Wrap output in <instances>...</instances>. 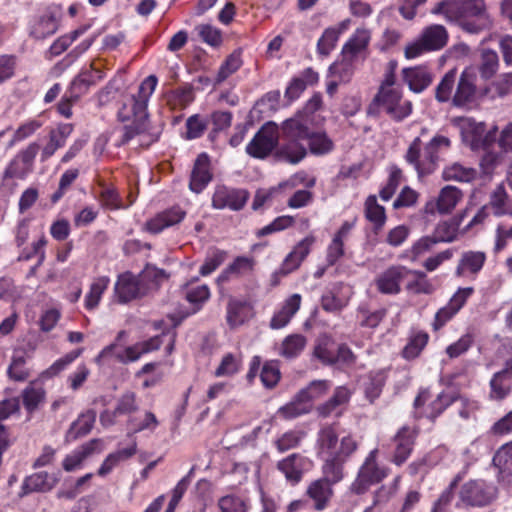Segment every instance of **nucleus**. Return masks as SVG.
<instances>
[{"instance_id": "19", "label": "nucleus", "mask_w": 512, "mask_h": 512, "mask_svg": "<svg viewBox=\"0 0 512 512\" xmlns=\"http://www.w3.org/2000/svg\"><path fill=\"white\" fill-rule=\"evenodd\" d=\"M253 316L251 303L244 299L231 297L226 308V322L231 329H235Z\"/></svg>"}, {"instance_id": "41", "label": "nucleus", "mask_w": 512, "mask_h": 512, "mask_svg": "<svg viewBox=\"0 0 512 512\" xmlns=\"http://www.w3.org/2000/svg\"><path fill=\"white\" fill-rule=\"evenodd\" d=\"M136 453V444L132 446L120 449L114 453H110L98 470L100 476H105L110 473L115 466L121 461L127 460Z\"/></svg>"}, {"instance_id": "8", "label": "nucleus", "mask_w": 512, "mask_h": 512, "mask_svg": "<svg viewBox=\"0 0 512 512\" xmlns=\"http://www.w3.org/2000/svg\"><path fill=\"white\" fill-rule=\"evenodd\" d=\"M497 489L484 480H470L459 491L457 506L482 507L490 504L496 497Z\"/></svg>"}, {"instance_id": "22", "label": "nucleus", "mask_w": 512, "mask_h": 512, "mask_svg": "<svg viewBox=\"0 0 512 512\" xmlns=\"http://www.w3.org/2000/svg\"><path fill=\"white\" fill-rule=\"evenodd\" d=\"M162 344L160 337L155 336L149 340L125 347L116 353V360L121 363L137 361L142 355L158 350Z\"/></svg>"}, {"instance_id": "6", "label": "nucleus", "mask_w": 512, "mask_h": 512, "mask_svg": "<svg viewBox=\"0 0 512 512\" xmlns=\"http://www.w3.org/2000/svg\"><path fill=\"white\" fill-rule=\"evenodd\" d=\"M378 449H373L360 465L350 491L356 495H363L370 487L380 483L388 476V468L377 462Z\"/></svg>"}, {"instance_id": "30", "label": "nucleus", "mask_w": 512, "mask_h": 512, "mask_svg": "<svg viewBox=\"0 0 512 512\" xmlns=\"http://www.w3.org/2000/svg\"><path fill=\"white\" fill-rule=\"evenodd\" d=\"M403 78L411 91L421 93L432 82V75L426 67L406 68L403 70Z\"/></svg>"}, {"instance_id": "26", "label": "nucleus", "mask_w": 512, "mask_h": 512, "mask_svg": "<svg viewBox=\"0 0 512 512\" xmlns=\"http://www.w3.org/2000/svg\"><path fill=\"white\" fill-rule=\"evenodd\" d=\"M319 81V74L312 68H306L298 76L291 79L285 90V97L294 101L300 97L308 86H313Z\"/></svg>"}, {"instance_id": "14", "label": "nucleus", "mask_w": 512, "mask_h": 512, "mask_svg": "<svg viewBox=\"0 0 512 512\" xmlns=\"http://www.w3.org/2000/svg\"><path fill=\"white\" fill-rule=\"evenodd\" d=\"M486 262V254L482 251H465L461 254L455 268V276L476 279Z\"/></svg>"}, {"instance_id": "20", "label": "nucleus", "mask_w": 512, "mask_h": 512, "mask_svg": "<svg viewBox=\"0 0 512 512\" xmlns=\"http://www.w3.org/2000/svg\"><path fill=\"white\" fill-rule=\"evenodd\" d=\"M417 432L414 428L403 426L395 435V451L393 455V463L402 465L410 456Z\"/></svg>"}, {"instance_id": "54", "label": "nucleus", "mask_w": 512, "mask_h": 512, "mask_svg": "<svg viewBox=\"0 0 512 512\" xmlns=\"http://www.w3.org/2000/svg\"><path fill=\"white\" fill-rule=\"evenodd\" d=\"M306 345V339L300 334H293L284 339L281 347V355L286 358L298 356Z\"/></svg>"}, {"instance_id": "2", "label": "nucleus", "mask_w": 512, "mask_h": 512, "mask_svg": "<svg viewBox=\"0 0 512 512\" xmlns=\"http://www.w3.org/2000/svg\"><path fill=\"white\" fill-rule=\"evenodd\" d=\"M358 449V442L352 434L340 437L332 425L323 426L317 435V453L323 460V475L334 482L342 480L344 464Z\"/></svg>"}, {"instance_id": "32", "label": "nucleus", "mask_w": 512, "mask_h": 512, "mask_svg": "<svg viewBox=\"0 0 512 512\" xmlns=\"http://www.w3.org/2000/svg\"><path fill=\"white\" fill-rule=\"evenodd\" d=\"M301 300V295L298 293H295L286 299L282 308L271 319L270 326L273 329H280L286 326L299 310Z\"/></svg>"}, {"instance_id": "33", "label": "nucleus", "mask_w": 512, "mask_h": 512, "mask_svg": "<svg viewBox=\"0 0 512 512\" xmlns=\"http://www.w3.org/2000/svg\"><path fill=\"white\" fill-rule=\"evenodd\" d=\"M351 393L344 386L337 387L333 396L324 404L318 406L317 411L320 416L328 417L335 413L339 416L342 412L341 407L349 402Z\"/></svg>"}, {"instance_id": "59", "label": "nucleus", "mask_w": 512, "mask_h": 512, "mask_svg": "<svg viewBox=\"0 0 512 512\" xmlns=\"http://www.w3.org/2000/svg\"><path fill=\"white\" fill-rule=\"evenodd\" d=\"M338 39L336 31L330 27L326 28L317 42V53L322 57H327L336 47Z\"/></svg>"}, {"instance_id": "21", "label": "nucleus", "mask_w": 512, "mask_h": 512, "mask_svg": "<svg viewBox=\"0 0 512 512\" xmlns=\"http://www.w3.org/2000/svg\"><path fill=\"white\" fill-rule=\"evenodd\" d=\"M335 483L336 482L332 481L330 477L324 475L323 478L311 482L308 486L306 494L314 501L316 510L322 511L327 507L333 495L331 486Z\"/></svg>"}, {"instance_id": "44", "label": "nucleus", "mask_w": 512, "mask_h": 512, "mask_svg": "<svg viewBox=\"0 0 512 512\" xmlns=\"http://www.w3.org/2000/svg\"><path fill=\"white\" fill-rule=\"evenodd\" d=\"M27 355L24 351H15L8 367V375L15 381H25L30 373L26 368Z\"/></svg>"}, {"instance_id": "29", "label": "nucleus", "mask_w": 512, "mask_h": 512, "mask_svg": "<svg viewBox=\"0 0 512 512\" xmlns=\"http://www.w3.org/2000/svg\"><path fill=\"white\" fill-rule=\"evenodd\" d=\"M283 143L276 152V156L290 164H297L307 154V150L302 140L282 139Z\"/></svg>"}, {"instance_id": "61", "label": "nucleus", "mask_w": 512, "mask_h": 512, "mask_svg": "<svg viewBox=\"0 0 512 512\" xmlns=\"http://www.w3.org/2000/svg\"><path fill=\"white\" fill-rule=\"evenodd\" d=\"M458 232V224L453 221H444L439 223L433 233L438 243L452 242L456 239Z\"/></svg>"}, {"instance_id": "7", "label": "nucleus", "mask_w": 512, "mask_h": 512, "mask_svg": "<svg viewBox=\"0 0 512 512\" xmlns=\"http://www.w3.org/2000/svg\"><path fill=\"white\" fill-rule=\"evenodd\" d=\"M448 40V33L442 25L426 27L414 42L409 43L404 51L405 57L414 59L420 55L442 49Z\"/></svg>"}, {"instance_id": "34", "label": "nucleus", "mask_w": 512, "mask_h": 512, "mask_svg": "<svg viewBox=\"0 0 512 512\" xmlns=\"http://www.w3.org/2000/svg\"><path fill=\"white\" fill-rule=\"evenodd\" d=\"M489 398L500 401L505 399L512 389V377L500 370L492 376L490 383Z\"/></svg>"}, {"instance_id": "63", "label": "nucleus", "mask_w": 512, "mask_h": 512, "mask_svg": "<svg viewBox=\"0 0 512 512\" xmlns=\"http://www.w3.org/2000/svg\"><path fill=\"white\" fill-rule=\"evenodd\" d=\"M330 388V384L326 380H315L310 383V385L299 392H304V399L312 406L314 400L323 396L328 389Z\"/></svg>"}, {"instance_id": "53", "label": "nucleus", "mask_w": 512, "mask_h": 512, "mask_svg": "<svg viewBox=\"0 0 512 512\" xmlns=\"http://www.w3.org/2000/svg\"><path fill=\"white\" fill-rule=\"evenodd\" d=\"M299 456L292 454L278 463V469L285 475L286 479L297 483L301 479V465L298 463Z\"/></svg>"}, {"instance_id": "43", "label": "nucleus", "mask_w": 512, "mask_h": 512, "mask_svg": "<svg viewBox=\"0 0 512 512\" xmlns=\"http://www.w3.org/2000/svg\"><path fill=\"white\" fill-rule=\"evenodd\" d=\"M96 441H92L73 451L67 455L63 460V469L67 472H72L78 469L83 461L92 454Z\"/></svg>"}, {"instance_id": "4", "label": "nucleus", "mask_w": 512, "mask_h": 512, "mask_svg": "<svg viewBox=\"0 0 512 512\" xmlns=\"http://www.w3.org/2000/svg\"><path fill=\"white\" fill-rule=\"evenodd\" d=\"M422 142L416 137L405 154L406 162L413 167L419 177L433 173L439 160L438 153L450 147V140L442 135L434 136L421 153Z\"/></svg>"}, {"instance_id": "28", "label": "nucleus", "mask_w": 512, "mask_h": 512, "mask_svg": "<svg viewBox=\"0 0 512 512\" xmlns=\"http://www.w3.org/2000/svg\"><path fill=\"white\" fill-rule=\"evenodd\" d=\"M185 214V211L179 207H173L163 211L147 222V230L154 234L160 233L165 228L180 223L185 217Z\"/></svg>"}, {"instance_id": "36", "label": "nucleus", "mask_w": 512, "mask_h": 512, "mask_svg": "<svg viewBox=\"0 0 512 512\" xmlns=\"http://www.w3.org/2000/svg\"><path fill=\"white\" fill-rule=\"evenodd\" d=\"M304 395V392H298L289 403L278 409V414L284 419H294L309 413L311 405L303 398Z\"/></svg>"}, {"instance_id": "24", "label": "nucleus", "mask_w": 512, "mask_h": 512, "mask_svg": "<svg viewBox=\"0 0 512 512\" xmlns=\"http://www.w3.org/2000/svg\"><path fill=\"white\" fill-rule=\"evenodd\" d=\"M58 480L57 475L49 474L45 471L34 473L23 481L20 496L32 492L50 491L57 484Z\"/></svg>"}, {"instance_id": "50", "label": "nucleus", "mask_w": 512, "mask_h": 512, "mask_svg": "<svg viewBox=\"0 0 512 512\" xmlns=\"http://www.w3.org/2000/svg\"><path fill=\"white\" fill-rule=\"evenodd\" d=\"M457 79V71L455 69L449 70L441 79L436 87L435 98L438 102H447L452 100V92Z\"/></svg>"}, {"instance_id": "47", "label": "nucleus", "mask_w": 512, "mask_h": 512, "mask_svg": "<svg viewBox=\"0 0 512 512\" xmlns=\"http://www.w3.org/2000/svg\"><path fill=\"white\" fill-rule=\"evenodd\" d=\"M109 283L110 279L107 276L98 277L93 281L85 297V307L87 309L92 310L98 306L102 294L108 288Z\"/></svg>"}, {"instance_id": "12", "label": "nucleus", "mask_w": 512, "mask_h": 512, "mask_svg": "<svg viewBox=\"0 0 512 512\" xmlns=\"http://www.w3.org/2000/svg\"><path fill=\"white\" fill-rule=\"evenodd\" d=\"M143 285L137 275L124 272L118 276L115 283V295L120 303H127L146 294Z\"/></svg>"}, {"instance_id": "3", "label": "nucleus", "mask_w": 512, "mask_h": 512, "mask_svg": "<svg viewBox=\"0 0 512 512\" xmlns=\"http://www.w3.org/2000/svg\"><path fill=\"white\" fill-rule=\"evenodd\" d=\"M432 13L443 15L449 22H457L464 31L471 34L488 29L492 23L484 0L439 2Z\"/></svg>"}, {"instance_id": "37", "label": "nucleus", "mask_w": 512, "mask_h": 512, "mask_svg": "<svg viewBox=\"0 0 512 512\" xmlns=\"http://www.w3.org/2000/svg\"><path fill=\"white\" fill-rule=\"evenodd\" d=\"M442 176L446 181L470 182L476 178L477 171L472 167L455 162L444 168Z\"/></svg>"}, {"instance_id": "45", "label": "nucleus", "mask_w": 512, "mask_h": 512, "mask_svg": "<svg viewBox=\"0 0 512 512\" xmlns=\"http://www.w3.org/2000/svg\"><path fill=\"white\" fill-rule=\"evenodd\" d=\"M310 152L314 155H325L334 149L333 141L324 132H312L308 138Z\"/></svg>"}, {"instance_id": "46", "label": "nucleus", "mask_w": 512, "mask_h": 512, "mask_svg": "<svg viewBox=\"0 0 512 512\" xmlns=\"http://www.w3.org/2000/svg\"><path fill=\"white\" fill-rule=\"evenodd\" d=\"M365 214L367 219L374 224L376 230L384 226L386 222L385 209L377 203L376 196L371 195L366 199Z\"/></svg>"}, {"instance_id": "39", "label": "nucleus", "mask_w": 512, "mask_h": 512, "mask_svg": "<svg viewBox=\"0 0 512 512\" xmlns=\"http://www.w3.org/2000/svg\"><path fill=\"white\" fill-rule=\"evenodd\" d=\"M242 368V356L241 354L226 353L218 367L216 368L214 375L216 377H232L239 373Z\"/></svg>"}, {"instance_id": "11", "label": "nucleus", "mask_w": 512, "mask_h": 512, "mask_svg": "<svg viewBox=\"0 0 512 512\" xmlns=\"http://www.w3.org/2000/svg\"><path fill=\"white\" fill-rule=\"evenodd\" d=\"M248 198L249 193L244 189L217 186L212 197V206L215 209L238 211L245 206Z\"/></svg>"}, {"instance_id": "10", "label": "nucleus", "mask_w": 512, "mask_h": 512, "mask_svg": "<svg viewBox=\"0 0 512 512\" xmlns=\"http://www.w3.org/2000/svg\"><path fill=\"white\" fill-rule=\"evenodd\" d=\"M314 242L313 236H307L294 246L293 250L284 258L279 269L273 273L272 285L276 286L281 277L287 276L300 267L302 261L310 253Z\"/></svg>"}, {"instance_id": "60", "label": "nucleus", "mask_w": 512, "mask_h": 512, "mask_svg": "<svg viewBox=\"0 0 512 512\" xmlns=\"http://www.w3.org/2000/svg\"><path fill=\"white\" fill-rule=\"evenodd\" d=\"M408 274L415 276V280L407 284V289L416 294H431L434 287L431 282L426 278V274L422 271L410 270Z\"/></svg>"}, {"instance_id": "31", "label": "nucleus", "mask_w": 512, "mask_h": 512, "mask_svg": "<svg viewBox=\"0 0 512 512\" xmlns=\"http://www.w3.org/2000/svg\"><path fill=\"white\" fill-rule=\"evenodd\" d=\"M453 121L460 129L464 142L470 146H474L479 142L485 130L482 122H476L470 117H458Z\"/></svg>"}, {"instance_id": "51", "label": "nucleus", "mask_w": 512, "mask_h": 512, "mask_svg": "<svg viewBox=\"0 0 512 512\" xmlns=\"http://www.w3.org/2000/svg\"><path fill=\"white\" fill-rule=\"evenodd\" d=\"M314 355L324 364H333L336 362L333 341L329 336L324 335L318 339L314 349Z\"/></svg>"}, {"instance_id": "1", "label": "nucleus", "mask_w": 512, "mask_h": 512, "mask_svg": "<svg viewBox=\"0 0 512 512\" xmlns=\"http://www.w3.org/2000/svg\"><path fill=\"white\" fill-rule=\"evenodd\" d=\"M157 77L150 75L145 78L138 89L136 95L129 96L122 104L118 111V118L121 121H132L130 125H126L122 131L120 145H124L130 140L138 137L139 145L148 147L158 139L157 133L149 131L147 121V105L148 101L157 86Z\"/></svg>"}, {"instance_id": "49", "label": "nucleus", "mask_w": 512, "mask_h": 512, "mask_svg": "<svg viewBox=\"0 0 512 512\" xmlns=\"http://www.w3.org/2000/svg\"><path fill=\"white\" fill-rule=\"evenodd\" d=\"M95 422V414L93 412H87L78 417L76 421H74L67 433V437L70 439H77L79 437L85 436L88 434Z\"/></svg>"}, {"instance_id": "25", "label": "nucleus", "mask_w": 512, "mask_h": 512, "mask_svg": "<svg viewBox=\"0 0 512 512\" xmlns=\"http://www.w3.org/2000/svg\"><path fill=\"white\" fill-rule=\"evenodd\" d=\"M58 29V12L49 8L37 17L30 28V34L36 39H44L53 35Z\"/></svg>"}, {"instance_id": "48", "label": "nucleus", "mask_w": 512, "mask_h": 512, "mask_svg": "<svg viewBox=\"0 0 512 512\" xmlns=\"http://www.w3.org/2000/svg\"><path fill=\"white\" fill-rule=\"evenodd\" d=\"M499 68L498 54L490 49H483L481 52V61L479 65V72L482 78H492Z\"/></svg>"}, {"instance_id": "38", "label": "nucleus", "mask_w": 512, "mask_h": 512, "mask_svg": "<svg viewBox=\"0 0 512 512\" xmlns=\"http://www.w3.org/2000/svg\"><path fill=\"white\" fill-rule=\"evenodd\" d=\"M355 61V58L341 54V59L330 65V75L339 82H348L354 73Z\"/></svg>"}, {"instance_id": "15", "label": "nucleus", "mask_w": 512, "mask_h": 512, "mask_svg": "<svg viewBox=\"0 0 512 512\" xmlns=\"http://www.w3.org/2000/svg\"><path fill=\"white\" fill-rule=\"evenodd\" d=\"M476 75L470 69H465L457 83L455 93L452 97V103L456 107H464L471 104L476 99Z\"/></svg>"}, {"instance_id": "13", "label": "nucleus", "mask_w": 512, "mask_h": 512, "mask_svg": "<svg viewBox=\"0 0 512 512\" xmlns=\"http://www.w3.org/2000/svg\"><path fill=\"white\" fill-rule=\"evenodd\" d=\"M462 196L460 189L447 185L441 189L437 199H432L425 204L424 212L431 215L436 212L440 214L450 213L462 199Z\"/></svg>"}, {"instance_id": "16", "label": "nucleus", "mask_w": 512, "mask_h": 512, "mask_svg": "<svg viewBox=\"0 0 512 512\" xmlns=\"http://www.w3.org/2000/svg\"><path fill=\"white\" fill-rule=\"evenodd\" d=\"M410 270L405 266H391L379 274L375 279L377 290L382 294H398L400 283L407 276Z\"/></svg>"}, {"instance_id": "5", "label": "nucleus", "mask_w": 512, "mask_h": 512, "mask_svg": "<svg viewBox=\"0 0 512 512\" xmlns=\"http://www.w3.org/2000/svg\"><path fill=\"white\" fill-rule=\"evenodd\" d=\"M412 103L403 99L401 91H378L368 107L369 115L386 114L390 119L401 122L412 113Z\"/></svg>"}, {"instance_id": "62", "label": "nucleus", "mask_w": 512, "mask_h": 512, "mask_svg": "<svg viewBox=\"0 0 512 512\" xmlns=\"http://www.w3.org/2000/svg\"><path fill=\"white\" fill-rule=\"evenodd\" d=\"M260 379L264 387L271 389L280 380V370L276 362H266L260 373Z\"/></svg>"}, {"instance_id": "9", "label": "nucleus", "mask_w": 512, "mask_h": 512, "mask_svg": "<svg viewBox=\"0 0 512 512\" xmlns=\"http://www.w3.org/2000/svg\"><path fill=\"white\" fill-rule=\"evenodd\" d=\"M279 138V126L269 121L254 135L246 147V152L254 158L263 159L277 147Z\"/></svg>"}, {"instance_id": "40", "label": "nucleus", "mask_w": 512, "mask_h": 512, "mask_svg": "<svg viewBox=\"0 0 512 512\" xmlns=\"http://www.w3.org/2000/svg\"><path fill=\"white\" fill-rule=\"evenodd\" d=\"M399 483L400 476H397L391 483L380 486L373 494L372 505L367 507L364 512H373L374 507L388 503L397 493Z\"/></svg>"}, {"instance_id": "57", "label": "nucleus", "mask_w": 512, "mask_h": 512, "mask_svg": "<svg viewBox=\"0 0 512 512\" xmlns=\"http://www.w3.org/2000/svg\"><path fill=\"white\" fill-rule=\"evenodd\" d=\"M428 339L427 333L419 332L415 334L404 347L402 352L403 357L408 360L418 357L423 348L427 345Z\"/></svg>"}, {"instance_id": "58", "label": "nucleus", "mask_w": 512, "mask_h": 512, "mask_svg": "<svg viewBox=\"0 0 512 512\" xmlns=\"http://www.w3.org/2000/svg\"><path fill=\"white\" fill-rule=\"evenodd\" d=\"M47 243V240L44 235H42L37 241H34L31 247H25L18 255L19 261H28L32 259L34 256L38 257L37 266H40L45 259V251L44 247Z\"/></svg>"}, {"instance_id": "23", "label": "nucleus", "mask_w": 512, "mask_h": 512, "mask_svg": "<svg viewBox=\"0 0 512 512\" xmlns=\"http://www.w3.org/2000/svg\"><path fill=\"white\" fill-rule=\"evenodd\" d=\"M370 40V30L364 27L357 28L348 41L343 45L341 54L351 56L355 59L359 57L365 58Z\"/></svg>"}, {"instance_id": "52", "label": "nucleus", "mask_w": 512, "mask_h": 512, "mask_svg": "<svg viewBox=\"0 0 512 512\" xmlns=\"http://www.w3.org/2000/svg\"><path fill=\"white\" fill-rule=\"evenodd\" d=\"M489 204L496 216L512 215V210L508 207V194L503 185L497 186L492 192Z\"/></svg>"}, {"instance_id": "42", "label": "nucleus", "mask_w": 512, "mask_h": 512, "mask_svg": "<svg viewBox=\"0 0 512 512\" xmlns=\"http://www.w3.org/2000/svg\"><path fill=\"white\" fill-rule=\"evenodd\" d=\"M255 261L253 258L240 256L237 257L218 277L219 281L228 280L231 274L237 276L247 275L253 271Z\"/></svg>"}, {"instance_id": "18", "label": "nucleus", "mask_w": 512, "mask_h": 512, "mask_svg": "<svg viewBox=\"0 0 512 512\" xmlns=\"http://www.w3.org/2000/svg\"><path fill=\"white\" fill-rule=\"evenodd\" d=\"M352 289L344 283H336L321 298V306L325 311L338 312L347 306Z\"/></svg>"}, {"instance_id": "17", "label": "nucleus", "mask_w": 512, "mask_h": 512, "mask_svg": "<svg viewBox=\"0 0 512 512\" xmlns=\"http://www.w3.org/2000/svg\"><path fill=\"white\" fill-rule=\"evenodd\" d=\"M309 122L310 119L304 113H296L293 117L286 119L279 127L281 139L307 141L311 133Z\"/></svg>"}, {"instance_id": "56", "label": "nucleus", "mask_w": 512, "mask_h": 512, "mask_svg": "<svg viewBox=\"0 0 512 512\" xmlns=\"http://www.w3.org/2000/svg\"><path fill=\"white\" fill-rule=\"evenodd\" d=\"M241 65V54L239 52H233L230 54L218 70L215 78L216 83H222L225 81L230 75L235 73Z\"/></svg>"}, {"instance_id": "27", "label": "nucleus", "mask_w": 512, "mask_h": 512, "mask_svg": "<svg viewBox=\"0 0 512 512\" xmlns=\"http://www.w3.org/2000/svg\"><path fill=\"white\" fill-rule=\"evenodd\" d=\"M212 175L209 170V158L206 154H200L191 172L189 188L195 193H200L211 181Z\"/></svg>"}, {"instance_id": "64", "label": "nucleus", "mask_w": 512, "mask_h": 512, "mask_svg": "<svg viewBox=\"0 0 512 512\" xmlns=\"http://www.w3.org/2000/svg\"><path fill=\"white\" fill-rule=\"evenodd\" d=\"M73 132V125L70 123L59 124L49 132V141L58 149L65 146L67 139Z\"/></svg>"}, {"instance_id": "55", "label": "nucleus", "mask_w": 512, "mask_h": 512, "mask_svg": "<svg viewBox=\"0 0 512 512\" xmlns=\"http://www.w3.org/2000/svg\"><path fill=\"white\" fill-rule=\"evenodd\" d=\"M137 276L144 284L145 292L148 293V291L158 287L159 283L165 278V273L163 270L147 265Z\"/></svg>"}, {"instance_id": "35", "label": "nucleus", "mask_w": 512, "mask_h": 512, "mask_svg": "<svg viewBox=\"0 0 512 512\" xmlns=\"http://www.w3.org/2000/svg\"><path fill=\"white\" fill-rule=\"evenodd\" d=\"M493 464L502 480L512 483V443L503 445L494 455Z\"/></svg>"}]
</instances>
